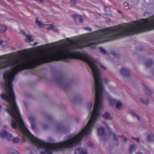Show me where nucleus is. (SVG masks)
<instances>
[{
    "label": "nucleus",
    "instance_id": "nucleus-1",
    "mask_svg": "<svg viewBox=\"0 0 154 154\" xmlns=\"http://www.w3.org/2000/svg\"><path fill=\"white\" fill-rule=\"evenodd\" d=\"M152 29H154V16L149 19L134 21L123 26L106 28V41Z\"/></svg>",
    "mask_w": 154,
    "mask_h": 154
},
{
    "label": "nucleus",
    "instance_id": "nucleus-2",
    "mask_svg": "<svg viewBox=\"0 0 154 154\" xmlns=\"http://www.w3.org/2000/svg\"><path fill=\"white\" fill-rule=\"evenodd\" d=\"M106 131L109 134V137L113 139V143L116 146L119 145L118 138L115 133L112 131L106 125Z\"/></svg>",
    "mask_w": 154,
    "mask_h": 154
},
{
    "label": "nucleus",
    "instance_id": "nucleus-3",
    "mask_svg": "<svg viewBox=\"0 0 154 154\" xmlns=\"http://www.w3.org/2000/svg\"><path fill=\"white\" fill-rule=\"evenodd\" d=\"M0 136L2 137L6 138L8 140H11L12 136L10 134H8L5 131H3L0 133Z\"/></svg>",
    "mask_w": 154,
    "mask_h": 154
},
{
    "label": "nucleus",
    "instance_id": "nucleus-4",
    "mask_svg": "<svg viewBox=\"0 0 154 154\" xmlns=\"http://www.w3.org/2000/svg\"><path fill=\"white\" fill-rule=\"evenodd\" d=\"M120 72L122 75L126 77H128L130 75V71L127 69L124 68L120 70Z\"/></svg>",
    "mask_w": 154,
    "mask_h": 154
},
{
    "label": "nucleus",
    "instance_id": "nucleus-5",
    "mask_svg": "<svg viewBox=\"0 0 154 154\" xmlns=\"http://www.w3.org/2000/svg\"><path fill=\"white\" fill-rule=\"evenodd\" d=\"M106 99L109 101V104L112 106H115L117 100L111 98L109 95L106 94Z\"/></svg>",
    "mask_w": 154,
    "mask_h": 154
},
{
    "label": "nucleus",
    "instance_id": "nucleus-6",
    "mask_svg": "<svg viewBox=\"0 0 154 154\" xmlns=\"http://www.w3.org/2000/svg\"><path fill=\"white\" fill-rule=\"evenodd\" d=\"M75 154H88V153L86 150L82 148H80L76 150Z\"/></svg>",
    "mask_w": 154,
    "mask_h": 154
},
{
    "label": "nucleus",
    "instance_id": "nucleus-7",
    "mask_svg": "<svg viewBox=\"0 0 154 154\" xmlns=\"http://www.w3.org/2000/svg\"><path fill=\"white\" fill-rule=\"evenodd\" d=\"M29 120L30 122L31 127L32 129H35V119L32 116H30L29 118Z\"/></svg>",
    "mask_w": 154,
    "mask_h": 154
},
{
    "label": "nucleus",
    "instance_id": "nucleus-8",
    "mask_svg": "<svg viewBox=\"0 0 154 154\" xmlns=\"http://www.w3.org/2000/svg\"><path fill=\"white\" fill-rule=\"evenodd\" d=\"M147 140L149 142L154 141V134L152 133L149 134L147 137Z\"/></svg>",
    "mask_w": 154,
    "mask_h": 154
},
{
    "label": "nucleus",
    "instance_id": "nucleus-9",
    "mask_svg": "<svg viewBox=\"0 0 154 154\" xmlns=\"http://www.w3.org/2000/svg\"><path fill=\"white\" fill-rule=\"evenodd\" d=\"M153 62L151 59H149L146 60V66L147 67L152 66L153 64Z\"/></svg>",
    "mask_w": 154,
    "mask_h": 154
},
{
    "label": "nucleus",
    "instance_id": "nucleus-10",
    "mask_svg": "<svg viewBox=\"0 0 154 154\" xmlns=\"http://www.w3.org/2000/svg\"><path fill=\"white\" fill-rule=\"evenodd\" d=\"M34 38L33 37L29 35H26V40L27 42H31L34 41Z\"/></svg>",
    "mask_w": 154,
    "mask_h": 154
},
{
    "label": "nucleus",
    "instance_id": "nucleus-11",
    "mask_svg": "<svg viewBox=\"0 0 154 154\" xmlns=\"http://www.w3.org/2000/svg\"><path fill=\"white\" fill-rule=\"evenodd\" d=\"M105 129L103 128H100L98 130V134L100 136H103L105 133Z\"/></svg>",
    "mask_w": 154,
    "mask_h": 154
},
{
    "label": "nucleus",
    "instance_id": "nucleus-12",
    "mask_svg": "<svg viewBox=\"0 0 154 154\" xmlns=\"http://www.w3.org/2000/svg\"><path fill=\"white\" fill-rule=\"evenodd\" d=\"M6 27L5 25L0 26V31L2 32H5L7 30Z\"/></svg>",
    "mask_w": 154,
    "mask_h": 154
},
{
    "label": "nucleus",
    "instance_id": "nucleus-13",
    "mask_svg": "<svg viewBox=\"0 0 154 154\" xmlns=\"http://www.w3.org/2000/svg\"><path fill=\"white\" fill-rule=\"evenodd\" d=\"M115 106L118 109H120L122 106V104L120 101H117Z\"/></svg>",
    "mask_w": 154,
    "mask_h": 154
},
{
    "label": "nucleus",
    "instance_id": "nucleus-14",
    "mask_svg": "<svg viewBox=\"0 0 154 154\" xmlns=\"http://www.w3.org/2000/svg\"><path fill=\"white\" fill-rule=\"evenodd\" d=\"M136 146L135 144L131 145L130 148V152L131 153L134 151L136 148Z\"/></svg>",
    "mask_w": 154,
    "mask_h": 154
},
{
    "label": "nucleus",
    "instance_id": "nucleus-15",
    "mask_svg": "<svg viewBox=\"0 0 154 154\" xmlns=\"http://www.w3.org/2000/svg\"><path fill=\"white\" fill-rule=\"evenodd\" d=\"M141 101L144 104L147 105L149 103V100L148 99H145L141 98L140 99Z\"/></svg>",
    "mask_w": 154,
    "mask_h": 154
},
{
    "label": "nucleus",
    "instance_id": "nucleus-16",
    "mask_svg": "<svg viewBox=\"0 0 154 154\" xmlns=\"http://www.w3.org/2000/svg\"><path fill=\"white\" fill-rule=\"evenodd\" d=\"M11 141L13 143H17L19 142V139L17 137H14L11 139Z\"/></svg>",
    "mask_w": 154,
    "mask_h": 154
},
{
    "label": "nucleus",
    "instance_id": "nucleus-17",
    "mask_svg": "<svg viewBox=\"0 0 154 154\" xmlns=\"http://www.w3.org/2000/svg\"><path fill=\"white\" fill-rule=\"evenodd\" d=\"M35 22L40 27H42L44 25V24L43 23L37 19H36Z\"/></svg>",
    "mask_w": 154,
    "mask_h": 154
},
{
    "label": "nucleus",
    "instance_id": "nucleus-18",
    "mask_svg": "<svg viewBox=\"0 0 154 154\" xmlns=\"http://www.w3.org/2000/svg\"><path fill=\"white\" fill-rule=\"evenodd\" d=\"M112 117L109 112H106V120H111L112 119Z\"/></svg>",
    "mask_w": 154,
    "mask_h": 154
},
{
    "label": "nucleus",
    "instance_id": "nucleus-19",
    "mask_svg": "<svg viewBox=\"0 0 154 154\" xmlns=\"http://www.w3.org/2000/svg\"><path fill=\"white\" fill-rule=\"evenodd\" d=\"M145 91L146 93L147 94L150 96H151L152 95V92L148 88H145Z\"/></svg>",
    "mask_w": 154,
    "mask_h": 154
},
{
    "label": "nucleus",
    "instance_id": "nucleus-20",
    "mask_svg": "<svg viewBox=\"0 0 154 154\" xmlns=\"http://www.w3.org/2000/svg\"><path fill=\"white\" fill-rule=\"evenodd\" d=\"M93 105V103L91 102L88 103L87 104V106L89 109H91L92 108Z\"/></svg>",
    "mask_w": 154,
    "mask_h": 154
},
{
    "label": "nucleus",
    "instance_id": "nucleus-21",
    "mask_svg": "<svg viewBox=\"0 0 154 154\" xmlns=\"http://www.w3.org/2000/svg\"><path fill=\"white\" fill-rule=\"evenodd\" d=\"M133 114L134 115L137 116V118L139 120V121H140L141 122H143V121L142 119L140 117L137 116L135 113L133 112Z\"/></svg>",
    "mask_w": 154,
    "mask_h": 154
},
{
    "label": "nucleus",
    "instance_id": "nucleus-22",
    "mask_svg": "<svg viewBox=\"0 0 154 154\" xmlns=\"http://www.w3.org/2000/svg\"><path fill=\"white\" fill-rule=\"evenodd\" d=\"M132 138L133 139L135 140L138 143H140V140L139 138H135L134 137H132Z\"/></svg>",
    "mask_w": 154,
    "mask_h": 154
},
{
    "label": "nucleus",
    "instance_id": "nucleus-23",
    "mask_svg": "<svg viewBox=\"0 0 154 154\" xmlns=\"http://www.w3.org/2000/svg\"><path fill=\"white\" fill-rule=\"evenodd\" d=\"M120 136L122 138V139L125 142L127 140V139L124 135H122Z\"/></svg>",
    "mask_w": 154,
    "mask_h": 154
},
{
    "label": "nucleus",
    "instance_id": "nucleus-24",
    "mask_svg": "<svg viewBox=\"0 0 154 154\" xmlns=\"http://www.w3.org/2000/svg\"><path fill=\"white\" fill-rule=\"evenodd\" d=\"M124 5L125 6V7H126V6H128V8H126V9H128V8H131V6L129 5L128 3H127V2H125L124 3Z\"/></svg>",
    "mask_w": 154,
    "mask_h": 154
},
{
    "label": "nucleus",
    "instance_id": "nucleus-25",
    "mask_svg": "<svg viewBox=\"0 0 154 154\" xmlns=\"http://www.w3.org/2000/svg\"><path fill=\"white\" fill-rule=\"evenodd\" d=\"M88 146L89 147H91L93 146V144L91 142H89L88 143Z\"/></svg>",
    "mask_w": 154,
    "mask_h": 154
},
{
    "label": "nucleus",
    "instance_id": "nucleus-26",
    "mask_svg": "<svg viewBox=\"0 0 154 154\" xmlns=\"http://www.w3.org/2000/svg\"><path fill=\"white\" fill-rule=\"evenodd\" d=\"M9 154H14L16 153V152L13 150H9Z\"/></svg>",
    "mask_w": 154,
    "mask_h": 154
},
{
    "label": "nucleus",
    "instance_id": "nucleus-27",
    "mask_svg": "<svg viewBox=\"0 0 154 154\" xmlns=\"http://www.w3.org/2000/svg\"><path fill=\"white\" fill-rule=\"evenodd\" d=\"M85 29L88 30L90 31H92V29L91 28H89V27L85 28Z\"/></svg>",
    "mask_w": 154,
    "mask_h": 154
},
{
    "label": "nucleus",
    "instance_id": "nucleus-28",
    "mask_svg": "<svg viewBox=\"0 0 154 154\" xmlns=\"http://www.w3.org/2000/svg\"><path fill=\"white\" fill-rule=\"evenodd\" d=\"M100 51L103 52H104V51H105V50H104V49L103 48H100Z\"/></svg>",
    "mask_w": 154,
    "mask_h": 154
},
{
    "label": "nucleus",
    "instance_id": "nucleus-29",
    "mask_svg": "<svg viewBox=\"0 0 154 154\" xmlns=\"http://www.w3.org/2000/svg\"><path fill=\"white\" fill-rule=\"evenodd\" d=\"M77 16L79 18L81 22H82V18H81L80 17L79 15H77Z\"/></svg>",
    "mask_w": 154,
    "mask_h": 154
},
{
    "label": "nucleus",
    "instance_id": "nucleus-30",
    "mask_svg": "<svg viewBox=\"0 0 154 154\" xmlns=\"http://www.w3.org/2000/svg\"><path fill=\"white\" fill-rule=\"evenodd\" d=\"M118 12H119V13L120 14H122V11H121L118 10Z\"/></svg>",
    "mask_w": 154,
    "mask_h": 154
},
{
    "label": "nucleus",
    "instance_id": "nucleus-31",
    "mask_svg": "<svg viewBox=\"0 0 154 154\" xmlns=\"http://www.w3.org/2000/svg\"><path fill=\"white\" fill-rule=\"evenodd\" d=\"M107 133V136H109V133H108V132L106 131V133ZM106 134V137H107V134Z\"/></svg>",
    "mask_w": 154,
    "mask_h": 154
},
{
    "label": "nucleus",
    "instance_id": "nucleus-32",
    "mask_svg": "<svg viewBox=\"0 0 154 154\" xmlns=\"http://www.w3.org/2000/svg\"><path fill=\"white\" fill-rule=\"evenodd\" d=\"M37 42H35L34 44V45H37Z\"/></svg>",
    "mask_w": 154,
    "mask_h": 154
},
{
    "label": "nucleus",
    "instance_id": "nucleus-33",
    "mask_svg": "<svg viewBox=\"0 0 154 154\" xmlns=\"http://www.w3.org/2000/svg\"><path fill=\"white\" fill-rule=\"evenodd\" d=\"M137 154H142L140 152H138L137 153Z\"/></svg>",
    "mask_w": 154,
    "mask_h": 154
},
{
    "label": "nucleus",
    "instance_id": "nucleus-34",
    "mask_svg": "<svg viewBox=\"0 0 154 154\" xmlns=\"http://www.w3.org/2000/svg\"><path fill=\"white\" fill-rule=\"evenodd\" d=\"M115 54H116V53L114 54L115 55Z\"/></svg>",
    "mask_w": 154,
    "mask_h": 154
}]
</instances>
